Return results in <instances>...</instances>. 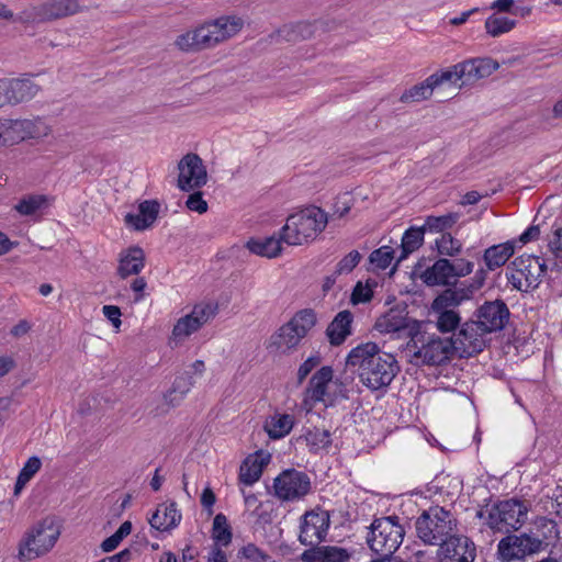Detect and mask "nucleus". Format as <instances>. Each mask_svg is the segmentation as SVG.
<instances>
[{"label": "nucleus", "instance_id": "nucleus-26", "mask_svg": "<svg viewBox=\"0 0 562 562\" xmlns=\"http://www.w3.org/2000/svg\"><path fill=\"white\" fill-rule=\"evenodd\" d=\"M304 337L289 321L282 325L270 338V347L286 353L295 349Z\"/></svg>", "mask_w": 562, "mask_h": 562}, {"label": "nucleus", "instance_id": "nucleus-29", "mask_svg": "<svg viewBox=\"0 0 562 562\" xmlns=\"http://www.w3.org/2000/svg\"><path fill=\"white\" fill-rule=\"evenodd\" d=\"M464 72L462 83H473L480 79L486 78L492 74V59L484 57L472 58L460 63Z\"/></svg>", "mask_w": 562, "mask_h": 562}, {"label": "nucleus", "instance_id": "nucleus-24", "mask_svg": "<svg viewBox=\"0 0 562 562\" xmlns=\"http://www.w3.org/2000/svg\"><path fill=\"white\" fill-rule=\"evenodd\" d=\"M452 261L446 258L438 259L431 267L427 268L420 279L427 285H448L453 279Z\"/></svg>", "mask_w": 562, "mask_h": 562}, {"label": "nucleus", "instance_id": "nucleus-63", "mask_svg": "<svg viewBox=\"0 0 562 562\" xmlns=\"http://www.w3.org/2000/svg\"><path fill=\"white\" fill-rule=\"evenodd\" d=\"M184 400V396H182L181 394H178V392H176L175 390L172 389H169L165 394H164V402L165 404L168 406V408H173V407H177L178 405H180V403Z\"/></svg>", "mask_w": 562, "mask_h": 562}, {"label": "nucleus", "instance_id": "nucleus-23", "mask_svg": "<svg viewBox=\"0 0 562 562\" xmlns=\"http://www.w3.org/2000/svg\"><path fill=\"white\" fill-rule=\"evenodd\" d=\"M353 315L350 311L344 310L336 314L326 328V336L331 346L341 345L351 335Z\"/></svg>", "mask_w": 562, "mask_h": 562}, {"label": "nucleus", "instance_id": "nucleus-64", "mask_svg": "<svg viewBox=\"0 0 562 562\" xmlns=\"http://www.w3.org/2000/svg\"><path fill=\"white\" fill-rule=\"evenodd\" d=\"M147 286V282L144 278L138 277L131 283V289L135 293V302H139L144 299V290Z\"/></svg>", "mask_w": 562, "mask_h": 562}, {"label": "nucleus", "instance_id": "nucleus-5", "mask_svg": "<svg viewBox=\"0 0 562 562\" xmlns=\"http://www.w3.org/2000/svg\"><path fill=\"white\" fill-rule=\"evenodd\" d=\"M479 319L463 324L454 339L456 352L460 357H472L486 346V336L492 331V303L485 302L479 310Z\"/></svg>", "mask_w": 562, "mask_h": 562}, {"label": "nucleus", "instance_id": "nucleus-11", "mask_svg": "<svg viewBox=\"0 0 562 562\" xmlns=\"http://www.w3.org/2000/svg\"><path fill=\"white\" fill-rule=\"evenodd\" d=\"M216 313L217 306L211 303L194 305L189 314L180 317L173 325L170 341L176 344L183 342L188 337L212 321Z\"/></svg>", "mask_w": 562, "mask_h": 562}, {"label": "nucleus", "instance_id": "nucleus-31", "mask_svg": "<svg viewBox=\"0 0 562 562\" xmlns=\"http://www.w3.org/2000/svg\"><path fill=\"white\" fill-rule=\"evenodd\" d=\"M476 278H477L476 284L472 285V290H468V291H465V290L457 291L453 289L445 290L440 295H438L434 300L432 305H431L432 310H442V308L451 310L450 307L459 305L464 299H467L469 296L468 292L472 293L474 290H477L482 286L484 277L479 278V276H476Z\"/></svg>", "mask_w": 562, "mask_h": 562}, {"label": "nucleus", "instance_id": "nucleus-9", "mask_svg": "<svg viewBox=\"0 0 562 562\" xmlns=\"http://www.w3.org/2000/svg\"><path fill=\"white\" fill-rule=\"evenodd\" d=\"M82 10L79 0H46L21 11L15 22L41 24L74 15Z\"/></svg>", "mask_w": 562, "mask_h": 562}, {"label": "nucleus", "instance_id": "nucleus-1", "mask_svg": "<svg viewBox=\"0 0 562 562\" xmlns=\"http://www.w3.org/2000/svg\"><path fill=\"white\" fill-rule=\"evenodd\" d=\"M346 364L357 370L360 382L370 391L385 390L400 371L395 357L372 341L352 348Z\"/></svg>", "mask_w": 562, "mask_h": 562}, {"label": "nucleus", "instance_id": "nucleus-39", "mask_svg": "<svg viewBox=\"0 0 562 562\" xmlns=\"http://www.w3.org/2000/svg\"><path fill=\"white\" fill-rule=\"evenodd\" d=\"M375 329L380 333L387 334L400 333L404 330H407V333L409 331L406 318L392 314H386L380 317L375 323Z\"/></svg>", "mask_w": 562, "mask_h": 562}, {"label": "nucleus", "instance_id": "nucleus-49", "mask_svg": "<svg viewBox=\"0 0 562 562\" xmlns=\"http://www.w3.org/2000/svg\"><path fill=\"white\" fill-rule=\"evenodd\" d=\"M515 251L514 241L494 245V266H503Z\"/></svg>", "mask_w": 562, "mask_h": 562}, {"label": "nucleus", "instance_id": "nucleus-21", "mask_svg": "<svg viewBox=\"0 0 562 562\" xmlns=\"http://www.w3.org/2000/svg\"><path fill=\"white\" fill-rule=\"evenodd\" d=\"M173 45L183 53H199L210 49L203 23L178 35Z\"/></svg>", "mask_w": 562, "mask_h": 562}, {"label": "nucleus", "instance_id": "nucleus-34", "mask_svg": "<svg viewBox=\"0 0 562 562\" xmlns=\"http://www.w3.org/2000/svg\"><path fill=\"white\" fill-rule=\"evenodd\" d=\"M425 226L409 227L402 237V252L398 261L407 258V256L417 250L424 243Z\"/></svg>", "mask_w": 562, "mask_h": 562}, {"label": "nucleus", "instance_id": "nucleus-4", "mask_svg": "<svg viewBox=\"0 0 562 562\" xmlns=\"http://www.w3.org/2000/svg\"><path fill=\"white\" fill-rule=\"evenodd\" d=\"M327 214L317 206L305 207L291 214L282 229V238L290 246H301L314 240L327 225Z\"/></svg>", "mask_w": 562, "mask_h": 562}, {"label": "nucleus", "instance_id": "nucleus-19", "mask_svg": "<svg viewBox=\"0 0 562 562\" xmlns=\"http://www.w3.org/2000/svg\"><path fill=\"white\" fill-rule=\"evenodd\" d=\"M439 562H473L475 546L465 536L456 532L438 549Z\"/></svg>", "mask_w": 562, "mask_h": 562}, {"label": "nucleus", "instance_id": "nucleus-56", "mask_svg": "<svg viewBox=\"0 0 562 562\" xmlns=\"http://www.w3.org/2000/svg\"><path fill=\"white\" fill-rule=\"evenodd\" d=\"M102 313L106 317V319L113 325L116 331H119L122 325V313L120 307L116 305H104L102 307Z\"/></svg>", "mask_w": 562, "mask_h": 562}, {"label": "nucleus", "instance_id": "nucleus-43", "mask_svg": "<svg viewBox=\"0 0 562 562\" xmlns=\"http://www.w3.org/2000/svg\"><path fill=\"white\" fill-rule=\"evenodd\" d=\"M510 312L503 300H494V340L495 334L501 330H507L509 325Z\"/></svg>", "mask_w": 562, "mask_h": 562}, {"label": "nucleus", "instance_id": "nucleus-28", "mask_svg": "<svg viewBox=\"0 0 562 562\" xmlns=\"http://www.w3.org/2000/svg\"><path fill=\"white\" fill-rule=\"evenodd\" d=\"M334 371L329 366L322 367L311 378L306 395L313 402H322L327 393V386L333 380Z\"/></svg>", "mask_w": 562, "mask_h": 562}, {"label": "nucleus", "instance_id": "nucleus-62", "mask_svg": "<svg viewBox=\"0 0 562 562\" xmlns=\"http://www.w3.org/2000/svg\"><path fill=\"white\" fill-rule=\"evenodd\" d=\"M216 502V496L211 487H205L201 495V504L209 512V514H213V506Z\"/></svg>", "mask_w": 562, "mask_h": 562}, {"label": "nucleus", "instance_id": "nucleus-30", "mask_svg": "<svg viewBox=\"0 0 562 562\" xmlns=\"http://www.w3.org/2000/svg\"><path fill=\"white\" fill-rule=\"evenodd\" d=\"M282 243L284 240L282 238V229H280L279 237L271 236L263 239H250L247 241L246 247L255 255L274 258L281 254Z\"/></svg>", "mask_w": 562, "mask_h": 562}, {"label": "nucleus", "instance_id": "nucleus-61", "mask_svg": "<svg viewBox=\"0 0 562 562\" xmlns=\"http://www.w3.org/2000/svg\"><path fill=\"white\" fill-rule=\"evenodd\" d=\"M549 247L555 258H562V229L554 232L553 238L549 241Z\"/></svg>", "mask_w": 562, "mask_h": 562}, {"label": "nucleus", "instance_id": "nucleus-22", "mask_svg": "<svg viewBox=\"0 0 562 562\" xmlns=\"http://www.w3.org/2000/svg\"><path fill=\"white\" fill-rule=\"evenodd\" d=\"M145 267V252L138 247H130L120 254L117 274L122 279L137 276Z\"/></svg>", "mask_w": 562, "mask_h": 562}, {"label": "nucleus", "instance_id": "nucleus-59", "mask_svg": "<svg viewBox=\"0 0 562 562\" xmlns=\"http://www.w3.org/2000/svg\"><path fill=\"white\" fill-rule=\"evenodd\" d=\"M475 518L481 521V527H486L492 530V508L488 504L480 506L475 513Z\"/></svg>", "mask_w": 562, "mask_h": 562}, {"label": "nucleus", "instance_id": "nucleus-14", "mask_svg": "<svg viewBox=\"0 0 562 562\" xmlns=\"http://www.w3.org/2000/svg\"><path fill=\"white\" fill-rule=\"evenodd\" d=\"M40 87L30 78L0 79V108L16 105L33 99Z\"/></svg>", "mask_w": 562, "mask_h": 562}, {"label": "nucleus", "instance_id": "nucleus-6", "mask_svg": "<svg viewBox=\"0 0 562 562\" xmlns=\"http://www.w3.org/2000/svg\"><path fill=\"white\" fill-rule=\"evenodd\" d=\"M405 536V528L397 516L375 518L367 536V544L379 557H393L400 549Z\"/></svg>", "mask_w": 562, "mask_h": 562}, {"label": "nucleus", "instance_id": "nucleus-35", "mask_svg": "<svg viewBox=\"0 0 562 562\" xmlns=\"http://www.w3.org/2000/svg\"><path fill=\"white\" fill-rule=\"evenodd\" d=\"M435 89L436 88L429 76L423 82L405 90L401 95L400 101L403 103H409L427 100L431 97Z\"/></svg>", "mask_w": 562, "mask_h": 562}, {"label": "nucleus", "instance_id": "nucleus-58", "mask_svg": "<svg viewBox=\"0 0 562 562\" xmlns=\"http://www.w3.org/2000/svg\"><path fill=\"white\" fill-rule=\"evenodd\" d=\"M452 267L454 270V272H453L454 281L457 280V278L464 277V276L471 273L473 270V263L468 260H464V259H458V260L453 261Z\"/></svg>", "mask_w": 562, "mask_h": 562}, {"label": "nucleus", "instance_id": "nucleus-13", "mask_svg": "<svg viewBox=\"0 0 562 562\" xmlns=\"http://www.w3.org/2000/svg\"><path fill=\"white\" fill-rule=\"evenodd\" d=\"M178 188L181 191H193L202 188L207 181L206 168L196 154L189 153L178 162Z\"/></svg>", "mask_w": 562, "mask_h": 562}, {"label": "nucleus", "instance_id": "nucleus-57", "mask_svg": "<svg viewBox=\"0 0 562 562\" xmlns=\"http://www.w3.org/2000/svg\"><path fill=\"white\" fill-rule=\"evenodd\" d=\"M41 467V459L38 457L33 456L27 459L19 474L27 480H31L40 471Z\"/></svg>", "mask_w": 562, "mask_h": 562}, {"label": "nucleus", "instance_id": "nucleus-54", "mask_svg": "<svg viewBox=\"0 0 562 562\" xmlns=\"http://www.w3.org/2000/svg\"><path fill=\"white\" fill-rule=\"evenodd\" d=\"M194 384V381L192 376L189 373H183L179 376H177L172 383V386L170 389L178 392V394H181L182 396H187V394L190 392Z\"/></svg>", "mask_w": 562, "mask_h": 562}, {"label": "nucleus", "instance_id": "nucleus-53", "mask_svg": "<svg viewBox=\"0 0 562 562\" xmlns=\"http://www.w3.org/2000/svg\"><path fill=\"white\" fill-rule=\"evenodd\" d=\"M187 207L190 211L203 214L207 211V202L203 199L201 191H195L188 196L186 202Z\"/></svg>", "mask_w": 562, "mask_h": 562}, {"label": "nucleus", "instance_id": "nucleus-18", "mask_svg": "<svg viewBox=\"0 0 562 562\" xmlns=\"http://www.w3.org/2000/svg\"><path fill=\"white\" fill-rule=\"evenodd\" d=\"M5 146L20 143L26 138H37L48 133V127L40 120L3 121Z\"/></svg>", "mask_w": 562, "mask_h": 562}, {"label": "nucleus", "instance_id": "nucleus-42", "mask_svg": "<svg viewBox=\"0 0 562 562\" xmlns=\"http://www.w3.org/2000/svg\"><path fill=\"white\" fill-rule=\"evenodd\" d=\"M438 313L436 326L440 333L453 331L460 324V315L453 310H434Z\"/></svg>", "mask_w": 562, "mask_h": 562}, {"label": "nucleus", "instance_id": "nucleus-32", "mask_svg": "<svg viewBox=\"0 0 562 562\" xmlns=\"http://www.w3.org/2000/svg\"><path fill=\"white\" fill-rule=\"evenodd\" d=\"M294 417L290 414H274L265 423V430L269 438L280 439L285 437L292 430Z\"/></svg>", "mask_w": 562, "mask_h": 562}, {"label": "nucleus", "instance_id": "nucleus-33", "mask_svg": "<svg viewBox=\"0 0 562 562\" xmlns=\"http://www.w3.org/2000/svg\"><path fill=\"white\" fill-rule=\"evenodd\" d=\"M431 81L435 88H438L445 83L453 86L454 88H461L465 83H462L464 80V72L461 68L460 63L448 67L446 69H441L430 75Z\"/></svg>", "mask_w": 562, "mask_h": 562}, {"label": "nucleus", "instance_id": "nucleus-15", "mask_svg": "<svg viewBox=\"0 0 562 562\" xmlns=\"http://www.w3.org/2000/svg\"><path fill=\"white\" fill-rule=\"evenodd\" d=\"M528 507L524 502L512 498L494 506V530H518L527 519Z\"/></svg>", "mask_w": 562, "mask_h": 562}, {"label": "nucleus", "instance_id": "nucleus-17", "mask_svg": "<svg viewBox=\"0 0 562 562\" xmlns=\"http://www.w3.org/2000/svg\"><path fill=\"white\" fill-rule=\"evenodd\" d=\"M329 515L317 509L305 513L301 524L299 540L304 546L318 544L325 540L329 528Z\"/></svg>", "mask_w": 562, "mask_h": 562}, {"label": "nucleus", "instance_id": "nucleus-41", "mask_svg": "<svg viewBox=\"0 0 562 562\" xmlns=\"http://www.w3.org/2000/svg\"><path fill=\"white\" fill-rule=\"evenodd\" d=\"M290 322L305 337L316 324V314L312 308L301 310L294 314Z\"/></svg>", "mask_w": 562, "mask_h": 562}, {"label": "nucleus", "instance_id": "nucleus-27", "mask_svg": "<svg viewBox=\"0 0 562 562\" xmlns=\"http://www.w3.org/2000/svg\"><path fill=\"white\" fill-rule=\"evenodd\" d=\"M270 456L262 457L261 453L247 457L239 468V483L251 486L262 475L265 465L268 464Z\"/></svg>", "mask_w": 562, "mask_h": 562}, {"label": "nucleus", "instance_id": "nucleus-38", "mask_svg": "<svg viewBox=\"0 0 562 562\" xmlns=\"http://www.w3.org/2000/svg\"><path fill=\"white\" fill-rule=\"evenodd\" d=\"M304 439L306 445L310 447V450L314 453H317L331 445L330 432L325 429H310L304 435Z\"/></svg>", "mask_w": 562, "mask_h": 562}, {"label": "nucleus", "instance_id": "nucleus-3", "mask_svg": "<svg viewBox=\"0 0 562 562\" xmlns=\"http://www.w3.org/2000/svg\"><path fill=\"white\" fill-rule=\"evenodd\" d=\"M415 535L426 546L440 547L459 532L454 515L440 506H431L416 518Z\"/></svg>", "mask_w": 562, "mask_h": 562}, {"label": "nucleus", "instance_id": "nucleus-36", "mask_svg": "<svg viewBox=\"0 0 562 562\" xmlns=\"http://www.w3.org/2000/svg\"><path fill=\"white\" fill-rule=\"evenodd\" d=\"M233 533L232 528L224 514L218 513L213 519L212 539L215 546H228L232 542Z\"/></svg>", "mask_w": 562, "mask_h": 562}, {"label": "nucleus", "instance_id": "nucleus-55", "mask_svg": "<svg viewBox=\"0 0 562 562\" xmlns=\"http://www.w3.org/2000/svg\"><path fill=\"white\" fill-rule=\"evenodd\" d=\"M321 363V357L317 355L308 357L297 370V382L301 384L307 375Z\"/></svg>", "mask_w": 562, "mask_h": 562}, {"label": "nucleus", "instance_id": "nucleus-25", "mask_svg": "<svg viewBox=\"0 0 562 562\" xmlns=\"http://www.w3.org/2000/svg\"><path fill=\"white\" fill-rule=\"evenodd\" d=\"M181 513L177 508V504H161L149 519L153 528L159 531H169L176 528L181 521Z\"/></svg>", "mask_w": 562, "mask_h": 562}, {"label": "nucleus", "instance_id": "nucleus-40", "mask_svg": "<svg viewBox=\"0 0 562 562\" xmlns=\"http://www.w3.org/2000/svg\"><path fill=\"white\" fill-rule=\"evenodd\" d=\"M460 218V214L456 212L447 213L440 216H428L425 221V228L429 232H445L451 228Z\"/></svg>", "mask_w": 562, "mask_h": 562}, {"label": "nucleus", "instance_id": "nucleus-12", "mask_svg": "<svg viewBox=\"0 0 562 562\" xmlns=\"http://www.w3.org/2000/svg\"><path fill=\"white\" fill-rule=\"evenodd\" d=\"M542 541L526 533L510 535L503 538L497 547V555L501 562L522 561L527 555L538 552Z\"/></svg>", "mask_w": 562, "mask_h": 562}, {"label": "nucleus", "instance_id": "nucleus-7", "mask_svg": "<svg viewBox=\"0 0 562 562\" xmlns=\"http://www.w3.org/2000/svg\"><path fill=\"white\" fill-rule=\"evenodd\" d=\"M60 535L59 528L48 519L35 525L19 543L18 558L31 561L46 554L55 546Z\"/></svg>", "mask_w": 562, "mask_h": 562}, {"label": "nucleus", "instance_id": "nucleus-2", "mask_svg": "<svg viewBox=\"0 0 562 562\" xmlns=\"http://www.w3.org/2000/svg\"><path fill=\"white\" fill-rule=\"evenodd\" d=\"M417 329L409 328L411 337L406 346L409 362L415 366H440L448 362L456 353V345L452 338H442L435 333L422 330L420 324Z\"/></svg>", "mask_w": 562, "mask_h": 562}, {"label": "nucleus", "instance_id": "nucleus-47", "mask_svg": "<svg viewBox=\"0 0 562 562\" xmlns=\"http://www.w3.org/2000/svg\"><path fill=\"white\" fill-rule=\"evenodd\" d=\"M361 255L358 250H351L336 266L335 274L350 273L360 262Z\"/></svg>", "mask_w": 562, "mask_h": 562}, {"label": "nucleus", "instance_id": "nucleus-45", "mask_svg": "<svg viewBox=\"0 0 562 562\" xmlns=\"http://www.w3.org/2000/svg\"><path fill=\"white\" fill-rule=\"evenodd\" d=\"M394 259V250L391 246H382L370 254L369 260L379 270H385Z\"/></svg>", "mask_w": 562, "mask_h": 562}, {"label": "nucleus", "instance_id": "nucleus-48", "mask_svg": "<svg viewBox=\"0 0 562 562\" xmlns=\"http://www.w3.org/2000/svg\"><path fill=\"white\" fill-rule=\"evenodd\" d=\"M240 553L251 562H271V557L254 543L244 546Z\"/></svg>", "mask_w": 562, "mask_h": 562}, {"label": "nucleus", "instance_id": "nucleus-60", "mask_svg": "<svg viewBox=\"0 0 562 562\" xmlns=\"http://www.w3.org/2000/svg\"><path fill=\"white\" fill-rule=\"evenodd\" d=\"M323 555V547H313L311 549L305 550L300 559L303 562H324Z\"/></svg>", "mask_w": 562, "mask_h": 562}, {"label": "nucleus", "instance_id": "nucleus-8", "mask_svg": "<svg viewBox=\"0 0 562 562\" xmlns=\"http://www.w3.org/2000/svg\"><path fill=\"white\" fill-rule=\"evenodd\" d=\"M546 270V263L540 257L521 255L507 267L506 278L514 289L529 292L539 286Z\"/></svg>", "mask_w": 562, "mask_h": 562}, {"label": "nucleus", "instance_id": "nucleus-37", "mask_svg": "<svg viewBox=\"0 0 562 562\" xmlns=\"http://www.w3.org/2000/svg\"><path fill=\"white\" fill-rule=\"evenodd\" d=\"M47 204V198L43 194H29L23 196L15 205L14 210L24 216L34 215Z\"/></svg>", "mask_w": 562, "mask_h": 562}, {"label": "nucleus", "instance_id": "nucleus-46", "mask_svg": "<svg viewBox=\"0 0 562 562\" xmlns=\"http://www.w3.org/2000/svg\"><path fill=\"white\" fill-rule=\"evenodd\" d=\"M436 246L440 255L451 257L457 255L461 249V243L450 234H442L441 237L436 240Z\"/></svg>", "mask_w": 562, "mask_h": 562}, {"label": "nucleus", "instance_id": "nucleus-16", "mask_svg": "<svg viewBox=\"0 0 562 562\" xmlns=\"http://www.w3.org/2000/svg\"><path fill=\"white\" fill-rule=\"evenodd\" d=\"M203 25L211 49L237 35L244 26V21L236 15H222L203 22Z\"/></svg>", "mask_w": 562, "mask_h": 562}, {"label": "nucleus", "instance_id": "nucleus-20", "mask_svg": "<svg viewBox=\"0 0 562 562\" xmlns=\"http://www.w3.org/2000/svg\"><path fill=\"white\" fill-rule=\"evenodd\" d=\"M160 204L155 200H145L138 205V213H127L124 217L126 226L135 231H145L156 222Z\"/></svg>", "mask_w": 562, "mask_h": 562}, {"label": "nucleus", "instance_id": "nucleus-10", "mask_svg": "<svg viewBox=\"0 0 562 562\" xmlns=\"http://www.w3.org/2000/svg\"><path fill=\"white\" fill-rule=\"evenodd\" d=\"M273 495L282 502H295L312 490L310 476L296 469H286L273 480Z\"/></svg>", "mask_w": 562, "mask_h": 562}, {"label": "nucleus", "instance_id": "nucleus-52", "mask_svg": "<svg viewBox=\"0 0 562 562\" xmlns=\"http://www.w3.org/2000/svg\"><path fill=\"white\" fill-rule=\"evenodd\" d=\"M516 25V20L494 12V37L512 31Z\"/></svg>", "mask_w": 562, "mask_h": 562}, {"label": "nucleus", "instance_id": "nucleus-44", "mask_svg": "<svg viewBox=\"0 0 562 562\" xmlns=\"http://www.w3.org/2000/svg\"><path fill=\"white\" fill-rule=\"evenodd\" d=\"M286 41H297L306 38L311 35V25L308 23L300 22L293 25H284L278 31Z\"/></svg>", "mask_w": 562, "mask_h": 562}, {"label": "nucleus", "instance_id": "nucleus-50", "mask_svg": "<svg viewBox=\"0 0 562 562\" xmlns=\"http://www.w3.org/2000/svg\"><path fill=\"white\" fill-rule=\"evenodd\" d=\"M324 562H346L349 560V552L339 547L323 546Z\"/></svg>", "mask_w": 562, "mask_h": 562}, {"label": "nucleus", "instance_id": "nucleus-51", "mask_svg": "<svg viewBox=\"0 0 562 562\" xmlns=\"http://www.w3.org/2000/svg\"><path fill=\"white\" fill-rule=\"evenodd\" d=\"M373 297V291L371 286L363 285L360 281L355 285L350 301L352 304L357 305L360 303H367L370 302Z\"/></svg>", "mask_w": 562, "mask_h": 562}]
</instances>
